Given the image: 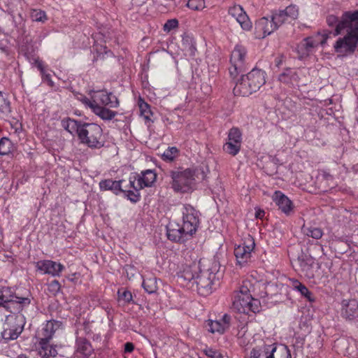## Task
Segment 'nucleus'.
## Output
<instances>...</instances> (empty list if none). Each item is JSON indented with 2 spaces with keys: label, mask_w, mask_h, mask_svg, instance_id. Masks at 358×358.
I'll use <instances>...</instances> for the list:
<instances>
[{
  "label": "nucleus",
  "mask_w": 358,
  "mask_h": 358,
  "mask_svg": "<svg viewBox=\"0 0 358 358\" xmlns=\"http://www.w3.org/2000/svg\"><path fill=\"white\" fill-rule=\"evenodd\" d=\"M342 32H345V34L336 41L334 50L341 57L352 55L358 48V10L346 11L334 34L338 36Z\"/></svg>",
  "instance_id": "f257e3e1"
},
{
  "label": "nucleus",
  "mask_w": 358,
  "mask_h": 358,
  "mask_svg": "<svg viewBox=\"0 0 358 358\" xmlns=\"http://www.w3.org/2000/svg\"><path fill=\"white\" fill-rule=\"evenodd\" d=\"M170 185L176 192L189 193L196 186L198 180L204 178V173L197 168H178L169 172Z\"/></svg>",
  "instance_id": "f03ea898"
},
{
  "label": "nucleus",
  "mask_w": 358,
  "mask_h": 358,
  "mask_svg": "<svg viewBox=\"0 0 358 358\" xmlns=\"http://www.w3.org/2000/svg\"><path fill=\"white\" fill-rule=\"evenodd\" d=\"M266 83V73L261 70L253 69L236 83L234 94L236 96H248L258 91Z\"/></svg>",
  "instance_id": "7ed1b4c3"
},
{
  "label": "nucleus",
  "mask_w": 358,
  "mask_h": 358,
  "mask_svg": "<svg viewBox=\"0 0 358 358\" xmlns=\"http://www.w3.org/2000/svg\"><path fill=\"white\" fill-rule=\"evenodd\" d=\"M259 301L252 297L247 283H244L234 294L232 308L238 313L248 314L259 311Z\"/></svg>",
  "instance_id": "20e7f679"
},
{
  "label": "nucleus",
  "mask_w": 358,
  "mask_h": 358,
  "mask_svg": "<svg viewBox=\"0 0 358 358\" xmlns=\"http://www.w3.org/2000/svg\"><path fill=\"white\" fill-rule=\"evenodd\" d=\"M78 137L82 144L92 149H99L104 145L103 130L97 124L83 123Z\"/></svg>",
  "instance_id": "39448f33"
},
{
  "label": "nucleus",
  "mask_w": 358,
  "mask_h": 358,
  "mask_svg": "<svg viewBox=\"0 0 358 358\" xmlns=\"http://www.w3.org/2000/svg\"><path fill=\"white\" fill-rule=\"evenodd\" d=\"M6 317L2 337L5 340H15L22 331L25 318L20 312H13Z\"/></svg>",
  "instance_id": "423d86ee"
},
{
  "label": "nucleus",
  "mask_w": 358,
  "mask_h": 358,
  "mask_svg": "<svg viewBox=\"0 0 358 358\" xmlns=\"http://www.w3.org/2000/svg\"><path fill=\"white\" fill-rule=\"evenodd\" d=\"M30 301L26 297H18L10 293L9 288L0 289V307L10 312H20L22 305L29 304Z\"/></svg>",
  "instance_id": "0eeeda50"
},
{
  "label": "nucleus",
  "mask_w": 358,
  "mask_h": 358,
  "mask_svg": "<svg viewBox=\"0 0 358 358\" xmlns=\"http://www.w3.org/2000/svg\"><path fill=\"white\" fill-rule=\"evenodd\" d=\"M182 231L185 235L192 236L197 230L199 220V213L189 204H185L181 209Z\"/></svg>",
  "instance_id": "6e6552de"
},
{
  "label": "nucleus",
  "mask_w": 358,
  "mask_h": 358,
  "mask_svg": "<svg viewBox=\"0 0 358 358\" xmlns=\"http://www.w3.org/2000/svg\"><path fill=\"white\" fill-rule=\"evenodd\" d=\"M255 243L251 237L245 238L244 242L234 248V255L237 263L240 266H244L250 259L251 254L254 250Z\"/></svg>",
  "instance_id": "1a4fd4ad"
},
{
  "label": "nucleus",
  "mask_w": 358,
  "mask_h": 358,
  "mask_svg": "<svg viewBox=\"0 0 358 358\" xmlns=\"http://www.w3.org/2000/svg\"><path fill=\"white\" fill-rule=\"evenodd\" d=\"M245 56V48L241 45H236L230 58L231 66L229 69V73L231 76H235L243 71Z\"/></svg>",
  "instance_id": "9d476101"
},
{
  "label": "nucleus",
  "mask_w": 358,
  "mask_h": 358,
  "mask_svg": "<svg viewBox=\"0 0 358 358\" xmlns=\"http://www.w3.org/2000/svg\"><path fill=\"white\" fill-rule=\"evenodd\" d=\"M327 38V34H324L322 35L318 34L315 36L305 38L298 46V52L301 55L300 57H304L308 56L309 53L311 52L319 44H324Z\"/></svg>",
  "instance_id": "9b49d317"
},
{
  "label": "nucleus",
  "mask_w": 358,
  "mask_h": 358,
  "mask_svg": "<svg viewBox=\"0 0 358 358\" xmlns=\"http://www.w3.org/2000/svg\"><path fill=\"white\" fill-rule=\"evenodd\" d=\"M157 175L154 171L148 169L141 173V176L129 178L130 187L140 190L145 187L152 186L156 181Z\"/></svg>",
  "instance_id": "f8f14e48"
},
{
  "label": "nucleus",
  "mask_w": 358,
  "mask_h": 358,
  "mask_svg": "<svg viewBox=\"0 0 358 358\" xmlns=\"http://www.w3.org/2000/svg\"><path fill=\"white\" fill-rule=\"evenodd\" d=\"M215 278V273L210 271H204L196 275L194 282L196 285L199 293L202 295H208L212 292L213 281Z\"/></svg>",
  "instance_id": "ddd939ff"
},
{
  "label": "nucleus",
  "mask_w": 358,
  "mask_h": 358,
  "mask_svg": "<svg viewBox=\"0 0 358 358\" xmlns=\"http://www.w3.org/2000/svg\"><path fill=\"white\" fill-rule=\"evenodd\" d=\"M299 15V10L296 6H289L285 10L273 13L271 16L276 29L282 24L290 23L296 20Z\"/></svg>",
  "instance_id": "4468645a"
},
{
  "label": "nucleus",
  "mask_w": 358,
  "mask_h": 358,
  "mask_svg": "<svg viewBox=\"0 0 358 358\" xmlns=\"http://www.w3.org/2000/svg\"><path fill=\"white\" fill-rule=\"evenodd\" d=\"M90 101L99 106L117 108L119 106L117 98L110 92L104 90L94 91L91 94Z\"/></svg>",
  "instance_id": "2eb2a0df"
},
{
  "label": "nucleus",
  "mask_w": 358,
  "mask_h": 358,
  "mask_svg": "<svg viewBox=\"0 0 358 358\" xmlns=\"http://www.w3.org/2000/svg\"><path fill=\"white\" fill-rule=\"evenodd\" d=\"M37 271L43 274H48L52 277L59 276L64 266L52 260H41L35 263Z\"/></svg>",
  "instance_id": "dca6fc26"
},
{
  "label": "nucleus",
  "mask_w": 358,
  "mask_h": 358,
  "mask_svg": "<svg viewBox=\"0 0 358 358\" xmlns=\"http://www.w3.org/2000/svg\"><path fill=\"white\" fill-rule=\"evenodd\" d=\"M241 133L237 128L230 129L228 141L224 145V150L229 154L235 156L238 154L241 145Z\"/></svg>",
  "instance_id": "f3484780"
},
{
  "label": "nucleus",
  "mask_w": 358,
  "mask_h": 358,
  "mask_svg": "<svg viewBox=\"0 0 358 358\" xmlns=\"http://www.w3.org/2000/svg\"><path fill=\"white\" fill-rule=\"evenodd\" d=\"M80 101L86 107L90 108L96 115L104 120H110L117 115L116 112L96 104L85 96L82 97Z\"/></svg>",
  "instance_id": "a211bd4d"
},
{
  "label": "nucleus",
  "mask_w": 358,
  "mask_h": 358,
  "mask_svg": "<svg viewBox=\"0 0 358 358\" xmlns=\"http://www.w3.org/2000/svg\"><path fill=\"white\" fill-rule=\"evenodd\" d=\"M228 13L232 17L236 19L243 29L245 31L251 29L252 22L241 6L234 5L230 7Z\"/></svg>",
  "instance_id": "6ab92c4d"
},
{
  "label": "nucleus",
  "mask_w": 358,
  "mask_h": 358,
  "mask_svg": "<svg viewBox=\"0 0 358 358\" xmlns=\"http://www.w3.org/2000/svg\"><path fill=\"white\" fill-rule=\"evenodd\" d=\"M275 30H276V28L272 17L269 20L268 18L264 17L256 22L255 34L257 38H263L266 36L270 35Z\"/></svg>",
  "instance_id": "aec40b11"
},
{
  "label": "nucleus",
  "mask_w": 358,
  "mask_h": 358,
  "mask_svg": "<svg viewBox=\"0 0 358 358\" xmlns=\"http://www.w3.org/2000/svg\"><path fill=\"white\" fill-rule=\"evenodd\" d=\"M341 315L346 320H355L358 318V301L355 299H344L341 303Z\"/></svg>",
  "instance_id": "412c9836"
},
{
  "label": "nucleus",
  "mask_w": 358,
  "mask_h": 358,
  "mask_svg": "<svg viewBox=\"0 0 358 358\" xmlns=\"http://www.w3.org/2000/svg\"><path fill=\"white\" fill-rule=\"evenodd\" d=\"M62 327V322L55 320L48 321L38 332L39 340L50 341L56 331Z\"/></svg>",
  "instance_id": "4be33fe9"
},
{
  "label": "nucleus",
  "mask_w": 358,
  "mask_h": 358,
  "mask_svg": "<svg viewBox=\"0 0 358 358\" xmlns=\"http://www.w3.org/2000/svg\"><path fill=\"white\" fill-rule=\"evenodd\" d=\"M229 323L230 317L224 314L222 319L219 320H208L206 322V327H208V331L213 334H223L224 331L229 328Z\"/></svg>",
  "instance_id": "5701e85b"
},
{
  "label": "nucleus",
  "mask_w": 358,
  "mask_h": 358,
  "mask_svg": "<svg viewBox=\"0 0 358 358\" xmlns=\"http://www.w3.org/2000/svg\"><path fill=\"white\" fill-rule=\"evenodd\" d=\"M272 199L279 209L284 213L289 215L293 209L292 201L280 191H275Z\"/></svg>",
  "instance_id": "b1692460"
},
{
  "label": "nucleus",
  "mask_w": 358,
  "mask_h": 358,
  "mask_svg": "<svg viewBox=\"0 0 358 358\" xmlns=\"http://www.w3.org/2000/svg\"><path fill=\"white\" fill-rule=\"evenodd\" d=\"M199 268L197 264L193 263L184 267L183 270L179 274V278L194 284L196 275L199 274Z\"/></svg>",
  "instance_id": "393cba45"
},
{
  "label": "nucleus",
  "mask_w": 358,
  "mask_h": 358,
  "mask_svg": "<svg viewBox=\"0 0 358 358\" xmlns=\"http://www.w3.org/2000/svg\"><path fill=\"white\" fill-rule=\"evenodd\" d=\"M188 235L182 231V226L178 224H169L167 227V236L171 241L179 242Z\"/></svg>",
  "instance_id": "a878e982"
},
{
  "label": "nucleus",
  "mask_w": 358,
  "mask_h": 358,
  "mask_svg": "<svg viewBox=\"0 0 358 358\" xmlns=\"http://www.w3.org/2000/svg\"><path fill=\"white\" fill-rule=\"evenodd\" d=\"M266 358H292L290 350L285 345H271L270 352Z\"/></svg>",
  "instance_id": "bb28decb"
},
{
  "label": "nucleus",
  "mask_w": 358,
  "mask_h": 358,
  "mask_svg": "<svg viewBox=\"0 0 358 358\" xmlns=\"http://www.w3.org/2000/svg\"><path fill=\"white\" fill-rule=\"evenodd\" d=\"M38 345V352L41 358L55 357L57 355L56 348L50 345L49 341L39 340Z\"/></svg>",
  "instance_id": "cd10ccee"
},
{
  "label": "nucleus",
  "mask_w": 358,
  "mask_h": 358,
  "mask_svg": "<svg viewBox=\"0 0 358 358\" xmlns=\"http://www.w3.org/2000/svg\"><path fill=\"white\" fill-rule=\"evenodd\" d=\"M62 127L69 132L71 134H76L79 135L80 129H81L83 124L80 122L73 119L67 117L64 118L61 122Z\"/></svg>",
  "instance_id": "c85d7f7f"
},
{
  "label": "nucleus",
  "mask_w": 358,
  "mask_h": 358,
  "mask_svg": "<svg viewBox=\"0 0 358 358\" xmlns=\"http://www.w3.org/2000/svg\"><path fill=\"white\" fill-rule=\"evenodd\" d=\"M124 180H113L111 179L103 180L99 182V187L101 190H111L117 194L122 192V183Z\"/></svg>",
  "instance_id": "c756f323"
},
{
  "label": "nucleus",
  "mask_w": 358,
  "mask_h": 358,
  "mask_svg": "<svg viewBox=\"0 0 358 358\" xmlns=\"http://www.w3.org/2000/svg\"><path fill=\"white\" fill-rule=\"evenodd\" d=\"M76 345H77V349H76L77 352H78L85 357L89 356L91 354V352L92 351V346H91L90 343L85 338H80L77 339Z\"/></svg>",
  "instance_id": "7c9ffc66"
},
{
  "label": "nucleus",
  "mask_w": 358,
  "mask_h": 358,
  "mask_svg": "<svg viewBox=\"0 0 358 358\" xmlns=\"http://www.w3.org/2000/svg\"><path fill=\"white\" fill-rule=\"evenodd\" d=\"M298 75L294 70L287 69L279 76V80L282 83L293 85L298 80Z\"/></svg>",
  "instance_id": "2f4dec72"
},
{
  "label": "nucleus",
  "mask_w": 358,
  "mask_h": 358,
  "mask_svg": "<svg viewBox=\"0 0 358 358\" xmlns=\"http://www.w3.org/2000/svg\"><path fill=\"white\" fill-rule=\"evenodd\" d=\"M271 345H263L253 348L250 353V358H266L269 355Z\"/></svg>",
  "instance_id": "473e14b6"
},
{
  "label": "nucleus",
  "mask_w": 358,
  "mask_h": 358,
  "mask_svg": "<svg viewBox=\"0 0 358 358\" xmlns=\"http://www.w3.org/2000/svg\"><path fill=\"white\" fill-rule=\"evenodd\" d=\"M301 230L304 235L315 239H320L323 235L322 230L319 227L303 225Z\"/></svg>",
  "instance_id": "72a5a7b5"
},
{
  "label": "nucleus",
  "mask_w": 358,
  "mask_h": 358,
  "mask_svg": "<svg viewBox=\"0 0 358 358\" xmlns=\"http://www.w3.org/2000/svg\"><path fill=\"white\" fill-rule=\"evenodd\" d=\"M142 285L145 292L148 294L155 293L157 290V284L155 278L144 279Z\"/></svg>",
  "instance_id": "f704fd0d"
},
{
  "label": "nucleus",
  "mask_w": 358,
  "mask_h": 358,
  "mask_svg": "<svg viewBox=\"0 0 358 358\" xmlns=\"http://www.w3.org/2000/svg\"><path fill=\"white\" fill-rule=\"evenodd\" d=\"M138 106H139L141 115L145 120H148V121H150L152 113L150 110V106L141 99L139 100Z\"/></svg>",
  "instance_id": "c9c22d12"
},
{
  "label": "nucleus",
  "mask_w": 358,
  "mask_h": 358,
  "mask_svg": "<svg viewBox=\"0 0 358 358\" xmlns=\"http://www.w3.org/2000/svg\"><path fill=\"white\" fill-rule=\"evenodd\" d=\"M30 17L33 21L43 23L48 20L45 11L39 9L32 10L30 13Z\"/></svg>",
  "instance_id": "e433bc0d"
},
{
  "label": "nucleus",
  "mask_w": 358,
  "mask_h": 358,
  "mask_svg": "<svg viewBox=\"0 0 358 358\" xmlns=\"http://www.w3.org/2000/svg\"><path fill=\"white\" fill-rule=\"evenodd\" d=\"M178 156V150L176 147H169L163 153L162 158L167 162L173 161Z\"/></svg>",
  "instance_id": "4c0bfd02"
},
{
  "label": "nucleus",
  "mask_w": 358,
  "mask_h": 358,
  "mask_svg": "<svg viewBox=\"0 0 358 358\" xmlns=\"http://www.w3.org/2000/svg\"><path fill=\"white\" fill-rule=\"evenodd\" d=\"M34 62L37 68L40 70L43 78L52 86L53 85V82L51 80L50 75L49 73H46L42 61H41L38 57H36L34 59Z\"/></svg>",
  "instance_id": "58836bf2"
},
{
  "label": "nucleus",
  "mask_w": 358,
  "mask_h": 358,
  "mask_svg": "<svg viewBox=\"0 0 358 358\" xmlns=\"http://www.w3.org/2000/svg\"><path fill=\"white\" fill-rule=\"evenodd\" d=\"M130 188H131L130 186L129 188L128 185H127L124 187V189H122V192H124L125 195L131 201L137 202L140 199L139 190L134 189V188L133 190H131Z\"/></svg>",
  "instance_id": "ea45409f"
},
{
  "label": "nucleus",
  "mask_w": 358,
  "mask_h": 358,
  "mask_svg": "<svg viewBox=\"0 0 358 358\" xmlns=\"http://www.w3.org/2000/svg\"><path fill=\"white\" fill-rule=\"evenodd\" d=\"M11 151V142L7 138H2L0 140V155H6Z\"/></svg>",
  "instance_id": "a19ab883"
},
{
  "label": "nucleus",
  "mask_w": 358,
  "mask_h": 358,
  "mask_svg": "<svg viewBox=\"0 0 358 358\" xmlns=\"http://www.w3.org/2000/svg\"><path fill=\"white\" fill-rule=\"evenodd\" d=\"M187 6L192 10H199L205 8L204 0H189Z\"/></svg>",
  "instance_id": "79ce46f5"
},
{
  "label": "nucleus",
  "mask_w": 358,
  "mask_h": 358,
  "mask_svg": "<svg viewBox=\"0 0 358 358\" xmlns=\"http://www.w3.org/2000/svg\"><path fill=\"white\" fill-rule=\"evenodd\" d=\"M346 13V12L343 13L342 16L341 17V19L338 20V18L334 15H330L327 17V23L329 27H336L335 29L337 28L338 24H340L343 19L344 15Z\"/></svg>",
  "instance_id": "37998d69"
},
{
  "label": "nucleus",
  "mask_w": 358,
  "mask_h": 358,
  "mask_svg": "<svg viewBox=\"0 0 358 358\" xmlns=\"http://www.w3.org/2000/svg\"><path fill=\"white\" fill-rule=\"evenodd\" d=\"M296 290L298 291L303 296L306 297L309 301H314V299L312 297L311 292L304 285L301 284L298 287H296Z\"/></svg>",
  "instance_id": "c03bdc74"
},
{
  "label": "nucleus",
  "mask_w": 358,
  "mask_h": 358,
  "mask_svg": "<svg viewBox=\"0 0 358 358\" xmlns=\"http://www.w3.org/2000/svg\"><path fill=\"white\" fill-rule=\"evenodd\" d=\"M0 112L1 113H9L10 110V103L7 99L3 96L1 92H0Z\"/></svg>",
  "instance_id": "a18cd8bd"
},
{
  "label": "nucleus",
  "mask_w": 358,
  "mask_h": 358,
  "mask_svg": "<svg viewBox=\"0 0 358 358\" xmlns=\"http://www.w3.org/2000/svg\"><path fill=\"white\" fill-rule=\"evenodd\" d=\"M178 26V21L176 19H171L166 22L164 24V31L169 32L171 30L177 28Z\"/></svg>",
  "instance_id": "49530a36"
},
{
  "label": "nucleus",
  "mask_w": 358,
  "mask_h": 358,
  "mask_svg": "<svg viewBox=\"0 0 358 358\" xmlns=\"http://www.w3.org/2000/svg\"><path fill=\"white\" fill-rule=\"evenodd\" d=\"M118 296L120 300H122L125 303H129L132 300V294L129 291L127 290H119Z\"/></svg>",
  "instance_id": "de8ad7c7"
},
{
  "label": "nucleus",
  "mask_w": 358,
  "mask_h": 358,
  "mask_svg": "<svg viewBox=\"0 0 358 358\" xmlns=\"http://www.w3.org/2000/svg\"><path fill=\"white\" fill-rule=\"evenodd\" d=\"M203 352L210 358H222V355L213 348H206L203 350Z\"/></svg>",
  "instance_id": "09e8293b"
},
{
  "label": "nucleus",
  "mask_w": 358,
  "mask_h": 358,
  "mask_svg": "<svg viewBox=\"0 0 358 358\" xmlns=\"http://www.w3.org/2000/svg\"><path fill=\"white\" fill-rule=\"evenodd\" d=\"M48 289L50 292L53 293V294H56L57 293L59 289H60V284L59 282L55 280L53 281H52L49 285H48Z\"/></svg>",
  "instance_id": "8fccbe9b"
},
{
  "label": "nucleus",
  "mask_w": 358,
  "mask_h": 358,
  "mask_svg": "<svg viewBox=\"0 0 358 358\" xmlns=\"http://www.w3.org/2000/svg\"><path fill=\"white\" fill-rule=\"evenodd\" d=\"M7 39L5 34L0 31V50L4 51L7 48Z\"/></svg>",
  "instance_id": "3c124183"
},
{
  "label": "nucleus",
  "mask_w": 358,
  "mask_h": 358,
  "mask_svg": "<svg viewBox=\"0 0 358 358\" xmlns=\"http://www.w3.org/2000/svg\"><path fill=\"white\" fill-rule=\"evenodd\" d=\"M289 282H290V285H291L292 287L294 290H296V287H298L301 284H302L298 280L294 279V278L289 279Z\"/></svg>",
  "instance_id": "603ef678"
},
{
  "label": "nucleus",
  "mask_w": 358,
  "mask_h": 358,
  "mask_svg": "<svg viewBox=\"0 0 358 358\" xmlns=\"http://www.w3.org/2000/svg\"><path fill=\"white\" fill-rule=\"evenodd\" d=\"M134 349V346L131 343H127L124 345V352H131Z\"/></svg>",
  "instance_id": "864d4df0"
},
{
  "label": "nucleus",
  "mask_w": 358,
  "mask_h": 358,
  "mask_svg": "<svg viewBox=\"0 0 358 358\" xmlns=\"http://www.w3.org/2000/svg\"><path fill=\"white\" fill-rule=\"evenodd\" d=\"M264 214L265 213L264 210L258 209L255 212V217L258 219H262L264 217Z\"/></svg>",
  "instance_id": "5fc2aeb1"
},
{
  "label": "nucleus",
  "mask_w": 358,
  "mask_h": 358,
  "mask_svg": "<svg viewBox=\"0 0 358 358\" xmlns=\"http://www.w3.org/2000/svg\"><path fill=\"white\" fill-rule=\"evenodd\" d=\"M306 275L308 277V278H313V273L310 271H306Z\"/></svg>",
  "instance_id": "6e6d98bb"
},
{
  "label": "nucleus",
  "mask_w": 358,
  "mask_h": 358,
  "mask_svg": "<svg viewBox=\"0 0 358 358\" xmlns=\"http://www.w3.org/2000/svg\"><path fill=\"white\" fill-rule=\"evenodd\" d=\"M17 358H27V357L25 355L22 354L18 355Z\"/></svg>",
  "instance_id": "4d7b16f0"
}]
</instances>
